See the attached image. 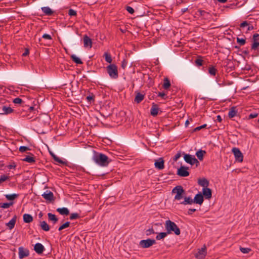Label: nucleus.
<instances>
[{"mask_svg":"<svg viewBox=\"0 0 259 259\" xmlns=\"http://www.w3.org/2000/svg\"><path fill=\"white\" fill-rule=\"evenodd\" d=\"M184 159L187 163L193 165L196 164V166L197 167L199 164V162L195 158V156L190 155V154H186L183 152Z\"/></svg>","mask_w":259,"mask_h":259,"instance_id":"4","label":"nucleus"},{"mask_svg":"<svg viewBox=\"0 0 259 259\" xmlns=\"http://www.w3.org/2000/svg\"><path fill=\"white\" fill-rule=\"evenodd\" d=\"M204 201V197L201 193L199 192L197 194L193 200L194 203L201 205Z\"/></svg>","mask_w":259,"mask_h":259,"instance_id":"11","label":"nucleus"},{"mask_svg":"<svg viewBox=\"0 0 259 259\" xmlns=\"http://www.w3.org/2000/svg\"><path fill=\"white\" fill-rule=\"evenodd\" d=\"M70 58H71V60L77 64H83V62L81 60V59L79 58H78V57H77L76 56H75V55H72L70 56Z\"/></svg>","mask_w":259,"mask_h":259,"instance_id":"30","label":"nucleus"},{"mask_svg":"<svg viewBox=\"0 0 259 259\" xmlns=\"http://www.w3.org/2000/svg\"><path fill=\"white\" fill-rule=\"evenodd\" d=\"M93 160L98 165L101 166H106L111 162L108 156L104 154L94 151Z\"/></svg>","mask_w":259,"mask_h":259,"instance_id":"1","label":"nucleus"},{"mask_svg":"<svg viewBox=\"0 0 259 259\" xmlns=\"http://www.w3.org/2000/svg\"><path fill=\"white\" fill-rule=\"evenodd\" d=\"M56 210L62 215H68L69 214V210L66 207L58 208Z\"/></svg>","mask_w":259,"mask_h":259,"instance_id":"23","label":"nucleus"},{"mask_svg":"<svg viewBox=\"0 0 259 259\" xmlns=\"http://www.w3.org/2000/svg\"><path fill=\"white\" fill-rule=\"evenodd\" d=\"M207 126V125L206 124H204L201 126H198V127H196L195 129H194V131H199L202 128H206V126Z\"/></svg>","mask_w":259,"mask_h":259,"instance_id":"51","label":"nucleus"},{"mask_svg":"<svg viewBox=\"0 0 259 259\" xmlns=\"http://www.w3.org/2000/svg\"><path fill=\"white\" fill-rule=\"evenodd\" d=\"M48 215L49 220L53 222L54 225L58 222V219L55 214L50 212L48 214Z\"/></svg>","mask_w":259,"mask_h":259,"instance_id":"26","label":"nucleus"},{"mask_svg":"<svg viewBox=\"0 0 259 259\" xmlns=\"http://www.w3.org/2000/svg\"><path fill=\"white\" fill-rule=\"evenodd\" d=\"M10 177L5 175H1L0 177V185L7 180H10Z\"/></svg>","mask_w":259,"mask_h":259,"instance_id":"41","label":"nucleus"},{"mask_svg":"<svg viewBox=\"0 0 259 259\" xmlns=\"http://www.w3.org/2000/svg\"><path fill=\"white\" fill-rule=\"evenodd\" d=\"M80 218L79 214L77 213H71L70 215V220H75Z\"/></svg>","mask_w":259,"mask_h":259,"instance_id":"46","label":"nucleus"},{"mask_svg":"<svg viewBox=\"0 0 259 259\" xmlns=\"http://www.w3.org/2000/svg\"><path fill=\"white\" fill-rule=\"evenodd\" d=\"M83 45L85 48H91L92 47V39L87 35H84L83 37Z\"/></svg>","mask_w":259,"mask_h":259,"instance_id":"15","label":"nucleus"},{"mask_svg":"<svg viewBox=\"0 0 259 259\" xmlns=\"http://www.w3.org/2000/svg\"><path fill=\"white\" fill-rule=\"evenodd\" d=\"M232 151L234 155L236 161L239 162H241L243 161V155L239 148L234 147L232 148Z\"/></svg>","mask_w":259,"mask_h":259,"instance_id":"6","label":"nucleus"},{"mask_svg":"<svg viewBox=\"0 0 259 259\" xmlns=\"http://www.w3.org/2000/svg\"><path fill=\"white\" fill-rule=\"evenodd\" d=\"M258 116V114L256 113H251L249 115L248 118L252 119Z\"/></svg>","mask_w":259,"mask_h":259,"instance_id":"54","label":"nucleus"},{"mask_svg":"<svg viewBox=\"0 0 259 259\" xmlns=\"http://www.w3.org/2000/svg\"><path fill=\"white\" fill-rule=\"evenodd\" d=\"M168 234H169V231H168V230H167L166 232H160L157 233L156 239L159 240L163 239L167 236Z\"/></svg>","mask_w":259,"mask_h":259,"instance_id":"28","label":"nucleus"},{"mask_svg":"<svg viewBox=\"0 0 259 259\" xmlns=\"http://www.w3.org/2000/svg\"><path fill=\"white\" fill-rule=\"evenodd\" d=\"M40 227H50L45 221L40 222Z\"/></svg>","mask_w":259,"mask_h":259,"instance_id":"57","label":"nucleus"},{"mask_svg":"<svg viewBox=\"0 0 259 259\" xmlns=\"http://www.w3.org/2000/svg\"><path fill=\"white\" fill-rule=\"evenodd\" d=\"M70 225L69 222H66L64 223H62L60 227H69Z\"/></svg>","mask_w":259,"mask_h":259,"instance_id":"60","label":"nucleus"},{"mask_svg":"<svg viewBox=\"0 0 259 259\" xmlns=\"http://www.w3.org/2000/svg\"><path fill=\"white\" fill-rule=\"evenodd\" d=\"M188 167L181 166L177 170V174L182 177H186L189 175V172L188 171Z\"/></svg>","mask_w":259,"mask_h":259,"instance_id":"7","label":"nucleus"},{"mask_svg":"<svg viewBox=\"0 0 259 259\" xmlns=\"http://www.w3.org/2000/svg\"><path fill=\"white\" fill-rule=\"evenodd\" d=\"M170 87V82L169 80L167 78L164 79V83L163 84V88L166 90Z\"/></svg>","mask_w":259,"mask_h":259,"instance_id":"37","label":"nucleus"},{"mask_svg":"<svg viewBox=\"0 0 259 259\" xmlns=\"http://www.w3.org/2000/svg\"><path fill=\"white\" fill-rule=\"evenodd\" d=\"M240 250L243 253H248L251 251V249L250 248H244V247H240Z\"/></svg>","mask_w":259,"mask_h":259,"instance_id":"45","label":"nucleus"},{"mask_svg":"<svg viewBox=\"0 0 259 259\" xmlns=\"http://www.w3.org/2000/svg\"><path fill=\"white\" fill-rule=\"evenodd\" d=\"M29 155H27L24 158L22 159V161L27 162L28 163H34L35 162V157L34 155L31 153H29Z\"/></svg>","mask_w":259,"mask_h":259,"instance_id":"18","label":"nucleus"},{"mask_svg":"<svg viewBox=\"0 0 259 259\" xmlns=\"http://www.w3.org/2000/svg\"><path fill=\"white\" fill-rule=\"evenodd\" d=\"M29 54V50L28 49L25 48L24 52L22 54V56H27Z\"/></svg>","mask_w":259,"mask_h":259,"instance_id":"56","label":"nucleus"},{"mask_svg":"<svg viewBox=\"0 0 259 259\" xmlns=\"http://www.w3.org/2000/svg\"><path fill=\"white\" fill-rule=\"evenodd\" d=\"M95 96L93 93H90L89 95L86 98L87 101L91 104L95 102Z\"/></svg>","mask_w":259,"mask_h":259,"instance_id":"36","label":"nucleus"},{"mask_svg":"<svg viewBox=\"0 0 259 259\" xmlns=\"http://www.w3.org/2000/svg\"><path fill=\"white\" fill-rule=\"evenodd\" d=\"M164 160L162 158H159L158 160H156L154 163V165L156 168L161 170L164 168Z\"/></svg>","mask_w":259,"mask_h":259,"instance_id":"14","label":"nucleus"},{"mask_svg":"<svg viewBox=\"0 0 259 259\" xmlns=\"http://www.w3.org/2000/svg\"><path fill=\"white\" fill-rule=\"evenodd\" d=\"M155 232L153 228H150L146 231V234L147 236H149L152 234H154Z\"/></svg>","mask_w":259,"mask_h":259,"instance_id":"49","label":"nucleus"},{"mask_svg":"<svg viewBox=\"0 0 259 259\" xmlns=\"http://www.w3.org/2000/svg\"><path fill=\"white\" fill-rule=\"evenodd\" d=\"M203 197L206 199H210L212 197V191L210 188H203L202 189V193Z\"/></svg>","mask_w":259,"mask_h":259,"instance_id":"13","label":"nucleus"},{"mask_svg":"<svg viewBox=\"0 0 259 259\" xmlns=\"http://www.w3.org/2000/svg\"><path fill=\"white\" fill-rule=\"evenodd\" d=\"M156 243V241L154 239L148 238L141 240L139 242V245L143 248H147Z\"/></svg>","mask_w":259,"mask_h":259,"instance_id":"5","label":"nucleus"},{"mask_svg":"<svg viewBox=\"0 0 259 259\" xmlns=\"http://www.w3.org/2000/svg\"><path fill=\"white\" fill-rule=\"evenodd\" d=\"M193 200V199H192L190 197H185L184 200L183 202H182L181 204L183 205L191 204L193 203H194Z\"/></svg>","mask_w":259,"mask_h":259,"instance_id":"34","label":"nucleus"},{"mask_svg":"<svg viewBox=\"0 0 259 259\" xmlns=\"http://www.w3.org/2000/svg\"><path fill=\"white\" fill-rule=\"evenodd\" d=\"M165 227H177L176 224L170 220H167L165 223Z\"/></svg>","mask_w":259,"mask_h":259,"instance_id":"43","label":"nucleus"},{"mask_svg":"<svg viewBox=\"0 0 259 259\" xmlns=\"http://www.w3.org/2000/svg\"><path fill=\"white\" fill-rule=\"evenodd\" d=\"M44 199L49 202H52L54 200V196L53 192L50 191H47L41 195Z\"/></svg>","mask_w":259,"mask_h":259,"instance_id":"9","label":"nucleus"},{"mask_svg":"<svg viewBox=\"0 0 259 259\" xmlns=\"http://www.w3.org/2000/svg\"><path fill=\"white\" fill-rule=\"evenodd\" d=\"M68 15L70 16H76L77 15V13L76 11L73 10V9H70L68 11Z\"/></svg>","mask_w":259,"mask_h":259,"instance_id":"48","label":"nucleus"},{"mask_svg":"<svg viewBox=\"0 0 259 259\" xmlns=\"http://www.w3.org/2000/svg\"><path fill=\"white\" fill-rule=\"evenodd\" d=\"M237 113V111L236 110L235 107H232L230 108L229 113L228 116L229 118H232L235 116Z\"/></svg>","mask_w":259,"mask_h":259,"instance_id":"27","label":"nucleus"},{"mask_svg":"<svg viewBox=\"0 0 259 259\" xmlns=\"http://www.w3.org/2000/svg\"><path fill=\"white\" fill-rule=\"evenodd\" d=\"M248 25V24L247 21H243V22H242L240 24V27H244L245 26H247Z\"/></svg>","mask_w":259,"mask_h":259,"instance_id":"58","label":"nucleus"},{"mask_svg":"<svg viewBox=\"0 0 259 259\" xmlns=\"http://www.w3.org/2000/svg\"><path fill=\"white\" fill-rule=\"evenodd\" d=\"M34 250L37 254H41L44 250V246L40 243H37L35 244L34 246Z\"/></svg>","mask_w":259,"mask_h":259,"instance_id":"16","label":"nucleus"},{"mask_svg":"<svg viewBox=\"0 0 259 259\" xmlns=\"http://www.w3.org/2000/svg\"><path fill=\"white\" fill-rule=\"evenodd\" d=\"M30 148L28 147L24 146H21L19 148V151L20 152H26L27 150H30Z\"/></svg>","mask_w":259,"mask_h":259,"instance_id":"44","label":"nucleus"},{"mask_svg":"<svg viewBox=\"0 0 259 259\" xmlns=\"http://www.w3.org/2000/svg\"><path fill=\"white\" fill-rule=\"evenodd\" d=\"M216 120L219 122H221L222 121V117L221 116V115H217Z\"/></svg>","mask_w":259,"mask_h":259,"instance_id":"63","label":"nucleus"},{"mask_svg":"<svg viewBox=\"0 0 259 259\" xmlns=\"http://www.w3.org/2000/svg\"><path fill=\"white\" fill-rule=\"evenodd\" d=\"M125 9L131 14H133L135 12L134 9L130 6H126Z\"/></svg>","mask_w":259,"mask_h":259,"instance_id":"50","label":"nucleus"},{"mask_svg":"<svg viewBox=\"0 0 259 259\" xmlns=\"http://www.w3.org/2000/svg\"><path fill=\"white\" fill-rule=\"evenodd\" d=\"M19 196V194H6L5 195V197L7 200L10 201H13L18 198Z\"/></svg>","mask_w":259,"mask_h":259,"instance_id":"33","label":"nucleus"},{"mask_svg":"<svg viewBox=\"0 0 259 259\" xmlns=\"http://www.w3.org/2000/svg\"><path fill=\"white\" fill-rule=\"evenodd\" d=\"M3 111H4V114H8L14 112V110L10 107H7L6 106H3L2 108Z\"/></svg>","mask_w":259,"mask_h":259,"instance_id":"32","label":"nucleus"},{"mask_svg":"<svg viewBox=\"0 0 259 259\" xmlns=\"http://www.w3.org/2000/svg\"><path fill=\"white\" fill-rule=\"evenodd\" d=\"M106 68L108 74L112 78L116 79L118 78V73L117 67L115 64H110Z\"/></svg>","mask_w":259,"mask_h":259,"instance_id":"3","label":"nucleus"},{"mask_svg":"<svg viewBox=\"0 0 259 259\" xmlns=\"http://www.w3.org/2000/svg\"><path fill=\"white\" fill-rule=\"evenodd\" d=\"M198 184L203 188H207L209 185V181L205 178L199 179Z\"/></svg>","mask_w":259,"mask_h":259,"instance_id":"20","label":"nucleus"},{"mask_svg":"<svg viewBox=\"0 0 259 259\" xmlns=\"http://www.w3.org/2000/svg\"><path fill=\"white\" fill-rule=\"evenodd\" d=\"M13 102L14 104H21L24 103V102L23 101V100L20 98H15L13 100Z\"/></svg>","mask_w":259,"mask_h":259,"instance_id":"47","label":"nucleus"},{"mask_svg":"<svg viewBox=\"0 0 259 259\" xmlns=\"http://www.w3.org/2000/svg\"><path fill=\"white\" fill-rule=\"evenodd\" d=\"M50 154L52 156V158L57 162H58L60 164H62L64 165H67V161H63L61 160L59 157L57 156L53 152L50 151Z\"/></svg>","mask_w":259,"mask_h":259,"instance_id":"17","label":"nucleus"},{"mask_svg":"<svg viewBox=\"0 0 259 259\" xmlns=\"http://www.w3.org/2000/svg\"><path fill=\"white\" fill-rule=\"evenodd\" d=\"M195 63L196 65L198 67H200L203 65V60H202V57L201 56H198L197 58L195 61Z\"/></svg>","mask_w":259,"mask_h":259,"instance_id":"35","label":"nucleus"},{"mask_svg":"<svg viewBox=\"0 0 259 259\" xmlns=\"http://www.w3.org/2000/svg\"><path fill=\"white\" fill-rule=\"evenodd\" d=\"M206 153V151L202 150H199L196 153V155L197 158L200 160H202L203 159L204 154Z\"/></svg>","mask_w":259,"mask_h":259,"instance_id":"29","label":"nucleus"},{"mask_svg":"<svg viewBox=\"0 0 259 259\" xmlns=\"http://www.w3.org/2000/svg\"><path fill=\"white\" fill-rule=\"evenodd\" d=\"M206 247L204 245L201 249H198V252L195 255L196 257L199 259H203L206 255Z\"/></svg>","mask_w":259,"mask_h":259,"instance_id":"8","label":"nucleus"},{"mask_svg":"<svg viewBox=\"0 0 259 259\" xmlns=\"http://www.w3.org/2000/svg\"><path fill=\"white\" fill-rule=\"evenodd\" d=\"M236 40L237 42L240 46H243L246 43V39L245 38L237 37Z\"/></svg>","mask_w":259,"mask_h":259,"instance_id":"42","label":"nucleus"},{"mask_svg":"<svg viewBox=\"0 0 259 259\" xmlns=\"http://www.w3.org/2000/svg\"><path fill=\"white\" fill-rule=\"evenodd\" d=\"M16 165L14 163L13 164H11L8 166V168L10 169L15 168Z\"/></svg>","mask_w":259,"mask_h":259,"instance_id":"64","label":"nucleus"},{"mask_svg":"<svg viewBox=\"0 0 259 259\" xmlns=\"http://www.w3.org/2000/svg\"><path fill=\"white\" fill-rule=\"evenodd\" d=\"M181 156V153L180 152L177 153L173 158L174 161H177L178 159Z\"/></svg>","mask_w":259,"mask_h":259,"instance_id":"52","label":"nucleus"},{"mask_svg":"<svg viewBox=\"0 0 259 259\" xmlns=\"http://www.w3.org/2000/svg\"><path fill=\"white\" fill-rule=\"evenodd\" d=\"M23 221L26 223H29L33 221V217L31 215L25 213L23 216Z\"/></svg>","mask_w":259,"mask_h":259,"instance_id":"24","label":"nucleus"},{"mask_svg":"<svg viewBox=\"0 0 259 259\" xmlns=\"http://www.w3.org/2000/svg\"><path fill=\"white\" fill-rule=\"evenodd\" d=\"M165 94L163 92H159L158 94V97H160L162 98H164V97L165 96Z\"/></svg>","mask_w":259,"mask_h":259,"instance_id":"62","label":"nucleus"},{"mask_svg":"<svg viewBox=\"0 0 259 259\" xmlns=\"http://www.w3.org/2000/svg\"><path fill=\"white\" fill-rule=\"evenodd\" d=\"M172 193H176V195L175 196V199L181 200L182 199L185 195V191L183 189V187L181 185L177 186L172 190Z\"/></svg>","mask_w":259,"mask_h":259,"instance_id":"2","label":"nucleus"},{"mask_svg":"<svg viewBox=\"0 0 259 259\" xmlns=\"http://www.w3.org/2000/svg\"><path fill=\"white\" fill-rule=\"evenodd\" d=\"M14 204L13 202H10L9 203H0V207L3 208H8Z\"/></svg>","mask_w":259,"mask_h":259,"instance_id":"40","label":"nucleus"},{"mask_svg":"<svg viewBox=\"0 0 259 259\" xmlns=\"http://www.w3.org/2000/svg\"><path fill=\"white\" fill-rule=\"evenodd\" d=\"M208 73L210 75L214 76L216 75L218 70L217 68L215 67V66L212 65H210L208 66Z\"/></svg>","mask_w":259,"mask_h":259,"instance_id":"22","label":"nucleus"},{"mask_svg":"<svg viewBox=\"0 0 259 259\" xmlns=\"http://www.w3.org/2000/svg\"><path fill=\"white\" fill-rule=\"evenodd\" d=\"M127 64V61L126 60H123L122 61L121 63V67L123 69H125V68L126 67V65Z\"/></svg>","mask_w":259,"mask_h":259,"instance_id":"55","label":"nucleus"},{"mask_svg":"<svg viewBox=\"0 0 259 259\" xmlns=\"http://www.w3.org/2000/svg\"><path fill=\"white\" fill-rule=\"evenodd\" d=\"M144 98V95L139 92L137 93L135 98V102L137 103H140L143 100Z\"/></svg>","mask_w":259,"mask_h":259,"instance_id":"25","label":"nucleus"},{"mask_svg":"<svg viewBox=\"0 0 259 259\" xmlns=\"http://www.w3.org/2000/svg\"><path fill=\"white\" fill-rule=\"evenodd\" d=\"M159 108L158 106L154 103H153L152 108L151 109L150 113L153 116H156L158 114Z\"/></svg>","mask_w":259,"mask_h":259,"instance_id":"21","label":"nucleus"},{"mask_svg":"<svg viewBox=\"0 0 259 259\" xmlns=\"http://www.w3.org/2000/svg\"><path fill=\"white\" fill-rule=\"evenodd\" d=\"M17 217L15 215L9 222L6 223L5 225L7 227H14L16 222Z\"/></svg>","mask_w":259,"mask_h":259,"instance_id":"31","label":"nucleus"},{"mask_svg":"<svg viewBox=\"0 0 259 259\" xmlns=\"http://www.w3.org/2000/svg\"><path fill=\"white\" fill-rule=\"evenodd\" d=\"M104 57H105V59L106 61L108 63H111L112 60L111 56V55L108 53H105L104 54Z\"/></svg>","mask_w":259,"mask_h":259,"instance_id":"39","label":"nucleus"},{"mask_svg":"<svg viewBox=\"0 0 259 259\" xmlns=\"http://www.w3.org/2000/svg\"><path fill=\"white\" fill-rule=\"evenodd\" d=\"M196 210L195 208H190L188 209V213L189 214H192L193 212H195Z\"/></svg>","mask_w":259,"mask_h":259,"instance_id":"59","label":"nucleus"},{"mask_svg":"<svg viewBox=\"0 0 259 259\" xmlns=\"http://www.w3.org/2000/svg\"><path fill=\"white\" fill-rule=\"evenodd\" d=\"M199 13H200V15L201 16H204L205 14H206V12H205V11L204 10H199L198 11Z\"/></svg>","mask_w":259,"mask_h":259,"instance_id":"61","label":"nucleus"},{"mask_svg":"<svg viewBox=\"0 0 259 259\" xmlns=\"http://www.w3.org/2000/svg\"><path fill=\"white\" fill-rule=\"evenodd\" d=\"M41 10L46 15L48 16H52L54 13V12L48 7H42Z\"/></svg>","mask_w":259,"mask_h":259,"instance_id":"19","label":"nucleus"},{"mask_svg":"<svg viewBox=\"0 0 259 259\" xmlns=\"http://www.w3.org/2000/svg\"><path fill=\"white\" fill-rule=\"evenodd\" d=\"M42 37L43 38L47 39H49V40L52 39V36L50 34H44L42 35Z\"/></svg>","mask_w":259,"mask_h":259,"instance_id":"53","label":"nucleus"},{"mask_svg":"<svg viewBox=\"0 0 259 259\" xmlns=\"http://www.w3.org/2000/svg\"><path fill=\"white\" fill-rule=\"evenodd\" d=\"M29 254V252L28 249H25L23 247L19 248V257L20 259L28 256Z\"/></svg>","mask_w":259,"mask_h":259,"instance_id":"10","label":"nucleus"},{"mask_svg":"<svg viewBox=\"0 0 259 259\" xmlns=\"http://www.w3.org/2000/svg\"><path fill=\"white\" fill-rule=\"evenodd\" d=\"M259 36V34L255 33L253 35V44L251 45V49L253 50H256L259 46V41L257 37Z\"/></svg>","mask_w":259,"mask_h":259,"instance_id":"12","label":"nucleus"},{"mask_svg":"<svg viewBox=\"0 0 259 259\" xmlns=\"http://www.w3.org/2000/svg\"><path fill=\"white\" fill-rule=\"evenodd\" d=\"M166 229L168 230V231H169V233L172 231H174L175 233L177 235L180 234L181 232L179 228H166Z\"/></svg>","mask_w":259,"mask_h":259,"instance_id":"38","label":"nucleus"}]
</instances>
